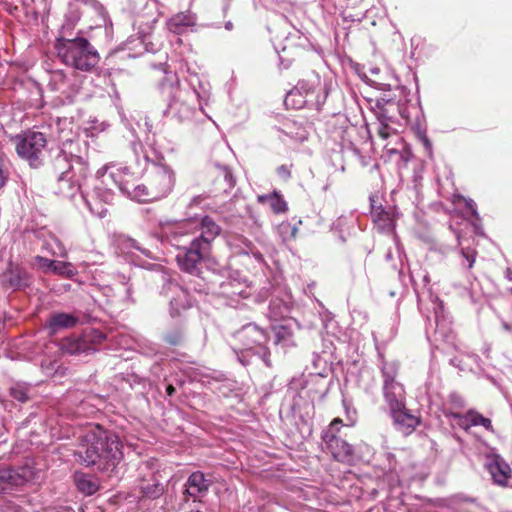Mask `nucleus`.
<instances>
[{"instance_id": "1", "label": "nucleus", "mask_w": 512, "mask_h": 512, "mask_svg": "<svg viewBox=\"0 0 512 512\" xmlns=\"http://www.w3.org/2000/svg\"><path fill=\"white\" fill-rule=\"evenodd\" d=\"M221 227L210 217L190 218L163 226V234L176 248L175 261L187 274L200 277L211 258L212 242Z\"/></svg>"}, {"instance_id": "2", "label": "nucleus", "mask_w": 512, "mask_h": 512, "mask_svg": "<svg viewBox=\"0 0 512 512\" xmlns=\"http://www.w3.org/2000/svg\"><path fill=\"white\" fill-rule=\"evenodd\" d=\"M107 440L106 430L99 425L89 428L80 438L79 444L74 451L76 461L85 466H96L99 471H113L123 458L122 452H117L114 447L106 450V454L100 456L97 452L101 448V441Z\"/></svg>"}, {"instance_id": "3", "label": "nucleus", "mask_w": 512, "mask_h": 512, "mask_svg": "<svg viewBox=\"0 0 512 512\" xmlns=\"http://www.w3.org/2000/svg\"><path fill=\"white\" fill-rule=\"evenodd\" d=\"M55 49L63 63L81 71H91L100 60L98 51L84 37H59Z\"/></svg>"}, {"instance_id": "4", "label": "nucleus", "mask_w": 512, "mask_h": 512, "mask_svg": "<svg viewBox=\"0 0 512 512\" xmlns=\"http://www.w3.org/2000/svg\"><path fill=\"white\" fill-rule=\"evenodd\" d=\"M160 91L167 100L168 115L180 122L192 119L194 103L199 97L195 89L183 88L175 77H166L160 85Z\"/></svg>"}, {"instance_id": "5", "label": "nucleus", "mask_w": 512, "mask_h": 512, "mask_svg": "<svg viewBox=\"0 0 512 512\" xmlns=\"http://www.w3.org/2000/svg\"><path fill=\"white\" fill-rule=\"evenodd\" d=\"M16 152L32 168H39L44 163L47 137L44 133L28 130L12 138Z\"/></svg>"}, {"instance_id": "6", "label": "nucleus", "mask_w": 512, "mask_h": 512, "mask_svg": "<svg viewBox=\"0 0 512 512\" xmlns=\"http://www.w3.org/2000/svg\"><path fill=\"white\" fill-rule=\"evenodd\" d=\"M236 352L251 351L262 357L267 366H270L269 352L265 345L268 341L267 333L255 324H247L234 333Z\"/></svg>"}, {"instance_id": "7", "label": "nucleus", "mask_w": 512, "mask_h": 512, "mask_svg": "<svg viewBox=\"0 0 512 512\" xmlns=\"http://www.w3.org/2000/svg\"><path fill=\"white\" fill-rule=\"evenodd\" d=\"M383 377V395L390 412L406 406V396L403 385L396 380L398 367L394 363H383L381 367Z\"/></svg>"}, {"instance_id": "8", "label": "nucleus", "mask_w": 512, "mask_h": 512, "mask_svg": "<svg viewBox=\"0 0 512 512\" xmlns=\"http://www.w3.org/2000/svg\"><path fill=\"white\" fill-rule=\"evenodd\" d=\"M139 470V488L142 497L157 499L165 492V485L162 483V475L157 468L156 461L148 460L142 462Z\"/></svg>"}, {"instance_id": "9", "label": "nucleus", "mask_w": 512, "mask_h": 512, "mask_svg": "<svg viewBox=\"0 0 512 512\" xmlns=\"http://www.w3.org/2000/svg\"><path fill=\"white\" fill-rule=\"evenodd\" d=\"M106 336L97 330H90L81 336H71L65 338L61 343V349L64 353L70 355H89L96 350V345L102 343Z\"/></svg>"}, {"instance_id": "10", "label": "nucleus", "mask_w": 512, "mask_h": 512, "mask_svg": "<svg viewBox=\"0 0 512 512\" xmlns=\"http://www.w3.org/2000/svg\"><path fill=\"white\" fill-rule=\"evenodd\" d=\"M85 178L86 177H77V174L58 177L55 193L68 199H73L78 193H80V198L85 202L89 210L92 213L102 216L106 210L102 207L95 208L89 199V194H86L81 190L82 181Z\"/></svg>"}, {"instance_id": "11", "label": "nucleus", "mask_w": 512, "mask_h": 512, "mask_svg": "<svg viewBox=\"0 0 512 512\" xmlns=\"http://www.w3.org/2000/svg\"><path fill=\"white\" fill-rule=\"evenodd\" d=\"M52 169L56 177L77 174V177H86L88 164L83 157L60 151L52 160Z\"/></svg>"}, {"instance_id": "12", "label": "nucleus", "mask_w": 512, "mask_h": 512, "mask_svg": "<svg viewBox=\"0 0 512 512\" xmlns=\"http://www.w3.org/2000/svg\"><path fill=\"white\" fill-rule=\"evenodd\" d=\"M150 196L157 200L166 197L173 189L175 184L174 172L165 165H159L154 168L149 177Z\"/></svg>"}, {"instance_id": "13", "label": "nucleus", "mask_w": 512, "mask_h": 512, "mask_svg": "<svg viewBox=\"0 0 512 512\" xmlns=\"http://www.w3.org/2000/svg\"><path fill=\"white\" fill-rule=\"evenodd\" d=\"M32 283L33 275L18 264L9 263L7 269L0 275V285L6 290H24Z\"/></svg>"}, {"instance_id": "14", "label": "nucleus", "mask_w": 512, "mask_h": 512, "mask_svg": "<svg viewBox=\"0 0 512 512\" xmlns=\"http://www.w3.org/2000/svg\"><path fill=\"white\" fill-rule=\"evenodd\" d=\"M125 174L119 170L116 172H110L108 176L104 177L103 183L107 184L108 178L115 182V186L123 193L130 196L132 199L138 202H151L156 201V197L150 196V187L148 185H130L128 180H124Z\"/></svg>"}, {"instance_id": "15", "label": "nucleus", "mask_w": 512, "mask_h": 512, "mask_svg": "<svg viewBox=\"0 0 512 512\" xmlns=\"http://www.w3.org/2000/svg\"><path fill=\"white\" fill-rule=\"evenodd\" d=\"M162 293L167 296L170 293L172 294L170 299V315L172 317L180 316L182 311L191 307L187 290L169 278H167L163 284Z\"/></svg>"}, {"instance_id": "16", "label": "nucleus", "mask_w": 512, "mask_h": 512, "mask_svg": "<svg viewBox=\"0 0 512 512\" xmlns=\"http://www.w3.org/2000/svg\"><path fill=\"white\" fill-rule=\"evenodd\" d=\"M32 477L33 471L28 466L0 469V485L3 493H6L10 489L23 486L30 481Z\"/></svg>"}, {"instance_id": "17", "label": "nucleus", "mask_w": 512, "mask_h": 512, "mask_svg": "<svg viewBox=\"0 0 512 512\" xmlns=\"http://www.w3.org/2000/svg\"><path fill=\"white\" fill-rule=\"evenodd\" d=\"M210 486L211 481L206 479L201 471L191 473L183 491L184 502H187L189 498H192L194 501L200 500L201 497L208 493Z\"/></svg>"}, {"instance_id": "18", "label": "nucleus", "mask_w": 512, "mask_h": 512, "mask_svg": "<svg viewBox=\"0 0 512 512\" xmlns=\"http://www.w3.org/2000/svg\"><path fill=\"white\" fill-rule=\"evenodd\" d=\"M322 440L326 449L336 460L342 462L349 461L353 454V448L349 443L337 437L334 433H331V431H324Z\"/></svg>"}, {"instance_id": "19", "label": "nucleus", "mask_w": 512, "mask_h": 512, "mask_svg": "<svg viewBox=\"0 0 512 512\" xmlns=\"http://www.w3.org/2000/svg\"><path fill=\"white\" fill-rule=\"evenodd\" d=\"M391 416L394 424L399 432L408 436L414 432L416 427L420 424V418L404 408L391 411Z\"/></svg>"}, {"instance_id": "20", "label": "nucleus", "mask_w": 512, "mask_h": 512, "mask_svg": "<svg viewBox=\"0 0 512 512\" xmlns=\"http://www.w3.org/2000/svg\"><path fill=\"white\" fill-rule=\"evenodd\" d=\"M211 174L214 177L213 184L215 186V192L228 193L234 188L236 181L227 166L215 164L212 167Z\"/></svg>"}, {"instance_id": "21", "label": "nucleus", "mask_w": 512, "mask_h": 512, "mask_svg": "<svg viewBox=\"0 0 512 512\" xmlns=\"http://www.w3.org/2000/svg\"><path fill=\"white\" fill-rule=\"evenodd\" d=\"M488 470L494 482L501 486H508L511 479V468L502 459H495L488 465Z\"/></svg>"}, {"instance_id": "22", "label": "nucleus", "mask_w": 512, "mask_h": 512, "mask_svg": "<svg viewBox=\"0 0 512 512\" xmlns=\"http://www.w3.org/2000/svg\"><path fill=\"white\" fill-rule=\"evenodd\" d=\"M196 24V16L191 12H180L171 17L167 22L169 31L174 34H182L189 27Z\"/></svg>"}, {"instance_id": "23", "label": "nucleus", "mask_w": 512, "mask_h": 512, "mask_svg": "<svg viewBox=\"0 0 512 512\" xmlns=\"http://www.w3.org/2000/svg\"><path fill=\"white\" fill-rule=\"evenodd\" d=\"M97 174L101 177V180L100 184L95 185L92 198H96L102 203H110L113 200V192L110 185L113 184L115 186V182L108 178L107 184L103 183L104 177L110 174L106 171L101 172V170H99Z\"/></svg>"}, {"instance_id": "24", "label": "nucleus", "mask_w": 512, "mask_h": 512, "mask_svg": "<svg viewBox=\"0 0 512 512\" xmlns=\"http://www.w3.org/2000/svg\"><path fill=\"white\" fill-rule=\"evenodd\" d=\"M77 323L78 318L76 316L68 313H57L50 317L48 326L51 333L55 334L62 329L72 328Z\"/></svg>"}, {"instance_id": "25", "label": "nucleus", "mask_w": 512, "mask_h": 512, "mask_svg": "<svg viewBox=\"0 0 512 512\" xmlns=\"http://www.w3.org/2000/svg\"><path fill=\"white\" fill-rule=\"evenodd\" d=\"M257 201L261 204H267L271 210L276 213H284L287 210V203L282 196L274 191L270 194L258 195Z\"/></svg>"}, {"instance_id": "26", "label": "nucleus", "mask_w": 512, "mask_h": 512, "mask_svg": "<svg viewBox=\"0 0 512 512\" xmlns=\"http://www.w3.org/2000/svg\"><path fill=\"white\" fill-rule=\"evenodd\" d=\"M113 290L116 302L122 303L124 305L134 302L132 298V288L125 277H122L121 281L115 284V288Z\"/></svg>"}, {"instance_id": "27", "label": "nucleus", "mask_w": 512, "mask_h": 512, "mask_svg": "<svg viewBox=\"0 0 512 512\" xmlns=\"http://www.w3.org/2000/svg\"><path fill=\"white\" fill-rule=\"evenodd\" d=\"M371 214L379 230L391 231L393 229L394 224L389 212L384 211L381 207L372 206Z\"/></svg>"}, {"instance_id": "28", "label": "nucleus", "mask_w": 512, "mask_h": 512, "mask_svg": "<svg viewBox=\"0 0 512 512\" xmlns=\"http://www.w3.org/2000/svg\"><path fill=\"white\" fill-rule=\"evenodd\" d=\"M76 485L79 491L83 492L86 495L94 494L99 488V485L96 480L85 475H80L76 477Z\"/></svg>"}, {"instance_id": "29", "label": "nucleus", "mask_w": 512, "mask_h": 512, "mask_svg": "<svg viewBox=\"0 0 512 512\" xmlns=\"http://www.w3.org/2000/svg\"><path fill=\"white\" fill-rule=\"evenodd\" d=\"M278 132V138L285 143L288 142L286 138H289L293 142H303L307 139V133L303 129H298L297 132H294L293 127L287 126V130L280 129Z\"/></svg>"}, {"instance_id": "30", "label": "nucleus", "mask_w": 512, "mask_h": 512, "mask_svg": "<svg viewBox=\"0 0 512 512\" xmlns=\"http://www.w3.org/2000/svg\"><path fill=\"white\" fill-rule=\"evenodd\" d=\"M106 435H107V440H102L101 441V445H99L101 448H98L97 449V452L100 456H102L101 454H106V450H108L109 448H113L116 449L117 452H122L121 450V442L119 440V437L114 434L113 432H110V431H107L106 430Z\"/></svg>"}, {"instance_id": "31", "label": "nucleus", "mask_w": 512, "mask_h": 512, "mask_svg": "<svg viewBox=\"0 0 512 512\" xmlns=\"http://www.w3.org/2000/svg\"><path fill=\"white\" fill-rule=\"evenodd\" d=\"M11 397L15 400L25 403L29 400L30 385L27 383H15L9 389Z\"/></svg>"}, {"instance_id": "32", "label": "nucleus", "mask_w": 512, "mask_h": 512, "mask_svg": "<svg viewBox=\"0 0 512 512\" xmlns=\"http://www.w3.org/2000/svg\"><path fill=\"white\" fill-rule=\"evenodd\" d=\"M51 272L66 278H71L77 273L70 262L64 261H54Z\"/></svg>"}, {"instance_id": "33", "label": "nucleus", "mask_w": 512, "mask_h": 512, "mask_svg": "<svg viewBox=\"0 0 512 512\" xmlns=\"http://www.w3.org/2000/svg\"><path fill=\"white\" fill-rule=\"evenodd\" d=\"M55 247L60 252L64 251V247L61 244V242L53 234H49L48 238L43 241L41 249L43 252H46V253L54 256V255H57ZM60 255L63 256L64 254L60 253Z\"/></svg>"}, {"instance_id": "34", "label": "nucleus", "mask_w": 512, "mask_h": 512, "mask_svg": "<svg viewBox=\"0 0 512 512\" xmlns=\"http://www.w3.org/2000/svg\"><path fill=\"white\" fill-rule=\"evenodd\" d=\"M270 315L272 318L277 319L284 317L289 313V306L282 300H272L269 305Z\"/></svg>"}, {"instance_id": "35", "label": "nucleus", "mask_w": 512, "mask_h": 512, "mask_svg": "<svg viewBox=\"0 0 512 512\" xmlns=\"http://www.w3.org/2000/svg\"><path fill=\"white\" fill-rule=\"evenodd\" d=\"M163 340L172 346H178L183 343L184 340V333L181 328H176L171 331H168L164 334Z\"/></svg>"}, {"instance_id": "36", "label": "nucleus", "mask_w": 512, "mask_h": 512, "mask_svg": "<svg viewBox=\"0 0 512 512\" xmlns=\"http://www.w3.org/2000/svg\"><path fill=\"white\" fill-rule=\"evenodd\" d=\"M467 419L470 421V424L473 426L481 425V426L485 427V429H487V430H492L491 420L475 411L468 412Z\"/></svg>"}, {"instance_id": "37", "label": "nucleus", "mask_w": 512, "mask_h": 512, "mask_svg": "<svg viewBox=\"0 0 512 512\" xmlns=\"http://www.w3.org/2000/svg\"><path fill=\"white\" fill-rule=\"evenodd\" d=\"M66 80H67V78L64 75V73L61 71H57L52 74L51 80H50V85L52 86V88L54 90L64 92L63 88L66 84Z\"/></svg>"}, {"instance_id": "38", "label": "nucleus", "mask_w": 512, "mask_h": 512, "mask_svg": "<svg viewBox=\"0 0 512 512\" xmlns=\"http://www.w3.org/2000/svg\"><path fill=\"white\" fill-rule=\"evenodd\" d=\"M460 254L465 259V261L467 262L466 269L470 270L473 267V265H474V263L476 261L477 251L475 249H473V248H470V247L461 248L460 249Z\"/></svg>"}, {"instance_id": "39", "label": "nucleus", "mask_w": 512, "mask_h": 512, "mask_svg": "<svg viewBox=\"0 0 512 512\" xmlns=\"http://www.w3.org/2000/svg\"><path fill=\"white\" fill-rule=\"evenodd\" d=\"M276 343L286 342L291 337V330L285 325H278L274 327Z\"/></svg>"}, {"instance_id": "40", "label": "nucleus", "mask_w": 512, "mask_h": 512, "mask_svg": "<svg viewBox=\"0 0 512 512\" xmlns=\"http://www.w3.org/2000/svg\"><path fill=\"white\" fill-rule=\"evenodd\" d=\"M237 284L233 281H228V282H224L222 283L221 285V288H222V293L227 295V296H230V297H233V296H236V295H239L241 296L242 295V291H239L235 288Z\"/></svg>"}, {"instance_id": "41", "label": "nucleus", "mask_w": 512, "mask_h": 512, "mask_svg": "<svg viewBox=\"0 0 512 512\" xmlns=\"http://www.w3.org/2000/svg\"><path fill=\"white\" fill-rule=\"evenodd\" d=\"M375 116L377 119V123H390L392 121V117L388 114V110L380 106L379 103H377V110L375 111Z\"/></svg>"}, {"instance_id": "42", "label": "nucleus", "mask_w": 512, "mask_h": 512, "mask_svg": "<svg viewBox=\"0 0 512 512\" xmlns=\"http://www.w3.org/2000/svg\"><path fill=\"white\" fill-rule=\"evenodd\" d=\"M34 261L38 263L39 268L44 272H51L55 260H51L43 256L37 255L34 257Z\"/></svg>"}, {"instance_id": "43", "label": "nucleus", "mask_w": 512, "mask_h": 512, "mask_svg": "<svg viewBox=\"0 0 512 512\" xmlns=\"http://www.w3.org/2000/svg\"><path fill=\"white\" fill-rule=\"evenodd\" d=\"M127 247L139 251L146 257L153 258L152 252L150 250L140 246V244L134 239L127 240Z\"/></svg>"}, {"instance_id": "44", "label": "nucleus", "mask_w": 512, "mask_h": 512, "mask_svg": "<svg viewBox=\"0 0 512 512\" xmlns=\"http://www.w3.org/2000/svg\"><path fill=\"white\" fill-rule=\"evenodd\" d=\"M377 131L378 135L386 140L392 134L393 129L390 127V123H378Z\"/></svg>"}, {"instance_id": "45", "label": "nucleus", "mask_w": 512, "mask_h": 512, "mask_svg": "<svg viewBox=\"0 0 512 512\" xmlns=\"http://www.w3.org/2000/svg\"><path fill=\"white\" fill-rule=\"evenodd\" d=\"M342 425V420L339 418L334 419L329 427L325 431H331L336 435V432L339 430V427Z\"/></svg>"}, {"instance_id": "46", "label": "nucleus", "mask_w": 512, "mask_h": 512, "mask_svg": "<svg viewBox=\"0 0 512 512\" xmlns=\"http://www.w3.org/2000/svg\"><path fill=\"white\" fill-rule=\"evenodd\" d=\"M466 202V207L471 211L472 215L478 219L479 218V214L476 210V204L475 202L472 200V199H468V200H465Z\"/></svg>"}, {"instance_id": "47", "label": "nucleus", "mask_w": 512, "mask_h": 512, "mask_svg": "<svg viewBox=\"0 0 512 512\" xmlns=\"http://www.w3.org/2000/svg\"><path fill=\"white\" fill-rule=\"evenodd\" d=\"M277 174L284 179H288L290 177V170L287 166L281 165L277 168Z\"/></svg>"}, {"instance_id": "48", "label": "nucleus", "mask_w": 512, "mask_h": 512, "mask_svg": "<svg viewBox=\"0 0 512 512\" xmlns=\"http://www.w3.org/2000/svg\"><path fill=\"white\" fill-rule=\"evenodd\" d=\"M7 176L4 173L3 169L0 167V188H2L6 183Z\"/></svg>"}, {"instance_id": "49", "label": "nucleus", "mask_w": 512, "mask_h": 512, "mask_svg": "<svg viewBox=\"0 0 512 512\" xmlns=\"http://www.w3.org/2000/svg\"><path fill=\"white\" fill-rule=\"evenodd\" d=\"M502 327L505 331L512 332V325L504 320L502 321Z\"/></svg>"}, {"instance_id": "50", "label": "nucleus", "mask_w": 512, "mask_h": 512, "mask_svg": "<svg viewBox=\"0 0 512 512\" xmlns=\"http://www.w3.org/2000/svg\"><path fill=\"white\" fill-rule=\"evenodd\" d=\"M201 201H202L201 196H195V197L191 200V202H190V204H189V205H190V206L197 205V204H199Z\"/></svg>"}, {"instance_id": "51", "label": "nucleus", "mask_w": 512, "mask_h": 512, "mask_svg": "<svg viewBox=\"0 0 512 512\" xmlns=\"http://www.w3.org/2000/svg\"><path fill=\"white\" fill-rule=\"evenodd\" d=\"M166 392L168 396H172L175 393V388L173 387V385H168L166 388Z\"/></svg>"}, {"instance_id": "52", "label": "nucleus", "mask_w": 512, "mask_h": 512, "mask_svg": "<svg viewBox=\"0 0 512 512\" xmlns=\"http://www.w3.org/2000/svg\"><path fill=\"white\" fill-rule=\"evenodd\" d=\"M225 29L229 30V31L232 30L233 29V23L231 21H227L225 23Z\"/></svg>"}, {"instance_id": "53", "label": "nucleus", "mask_w": 512, "mask_h": 512, "mask_svg": "<svg viewBox=\"0 0 512 512\" xmlns=\"http://www.w3.org/2000/svg\"><path fill=\"white\" fill-rule=\"evenodd\" d=\"M507 278L512 281V271L510 269H507Z\"/></svg>"}, {"instance_id": "54", "label": "nucleus", "mask_w": 512, "mask_h": 512, "mask_svg": "<svg viewBox=\"0 0 512 512\" xmlns=\"http://www.w3.org/2000/svg\"><path fill=\"white\" fill-rule=\"evenodd\" d=\"M387 152H388L389 154H394V153H396V152H397V150L392 148V149H387Z\"/></svg>"}, {"instance_id": "55", "label": "nucleus", "mask_w": 512, "mask_h": 512, "mask_svg": "<svg viewBox=\"0 0 512 512\" xmlns=\"http://www.w3.org/2000/svg\"><path fill=\"white\" fill-rule=\"evenodd\" d=\"M296 232H297V228H296V227H293V228H292V235H293V236H295Z\"/></svg>"}, {"instance_id": "56", "label": "nucleus", "mask_w": 512, "mask_h": 512, "mask_svg": "<svg viewBox=\"0 0 512 512\" xmlns=\"http://www.w3.org/2000/svg\"><path fill=\"white\" fill-rule=\"evenodd\" d=\"M68 101H69V103H71L73 101V99L70 96H68Z\"/></svg>"}, {"instance_id": "57", "label": "nucleus", "mask_w": 512, "mask_h": 512, "mask_svg": "<svg viewBox=\"0 0 512 512\" xmlns=\"http://www.w3.org/2000/svg\"><path fill=\"white\" fill-rule=\"evenodd\" d=\"M189 512H202V511H200V510H191Z\"/></svg>"}]
</instances>
